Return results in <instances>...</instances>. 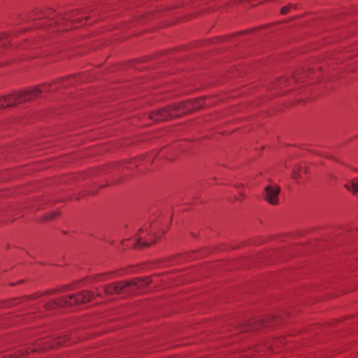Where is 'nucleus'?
<instances>
[{
    "instance_id": "obj_10",
    "label": "nucleus",
    "mask_w": 358,
    "mask_h": 358,
    "mask_svg": "<svg viewBox=\"0 0 358 358\" xmlns=\"http://www.w3.org/2000/svg\"><path fill=\"white\" fill-rule=\"evenodd\" d=\"M294 7H295V6H294V5H293V4H290V5H289V6H284V7H282V8H281V10H280V13H281L282 15H285V14L287 13L289 11V10L291 9V8H294Z\"/></svg>"
},
{
    "instance_id": "obj_4",
    "label": "nucleus",
    "mask_w": 358,
    "mask_h": 358,
    "mask_svg": "<svg viewBox=\"0 0 358 358\" xmlns=\"http://www.w3.org/2000/svg\"><path fill=\"white\" fill-rule=\"evenodd\" d=\"M94 297V294L93 292L88 291L82 292L77 295L71 294L59 298L57 299H54L48 304V306L50 308L56 307H66L73 304L83 303L90 301Z\"/></svg>"
},
{
    "instance_id": "obj_9",
    "label": "nucleus",
    "mask_w": 358,
    "mask_h": 358,
    "mask_svg": "<svg viewBox=\"0 0 358 358\" xmlns=\"http://www.w3.org/2000/svg\"><path fill=\"white\" fill-rule=\"evenodd\" d=\"M66 341H67V337L66 336L61 337V338H58L57 339V341H55L54 343H52L50 345V347L52 348V347H55L56 345H62V344L66 343Z\"/></svg>"
},
{
    "instance_id": "obj_12",
    "label": "nucleus",
    "mask_w": 358,
    "mask_h": 358,
    "mask_svg": "<svg viewBox=\"0 0 358 358\" xmlns=\"http://www.w3.org/2000/svg\"><path fill=\"white\" fill-rule=\"evenodd\" d=\"M56 216V213H52L51 214H50L48 215V217H47V219H52L54 217Z\"/></svg>"
},
{
    "instance_id": "obj_5",
    "label": "nucleus",
    "mask_w": 358,
    "mask_h": 358,
    "mask_svg": "<svg viewBox=\"0 0 358 358\" xmlns=\"http://www.w3.org/2000/svg\"><path fill=\"white\" fill-rule=\"evenodd\" d=\"M157 227H151L148 224L139 229L138 234L135 237L134 248L147 246L155 242L157 234L155 230Z\"/></svg>"
},
{
    "instance_id": "obj_6",
    "label": "nucleus",
    "mask_w": 358,
    "mask_h": 358,
    "mask_svg": "<svg viewBox=\"0 0 358 358\" xmlns=\"http://www.w3.org/2000/svg\"><path fill=\"white\" fill-rule=\"evenodd\" d=\"M280 189L276 185H267L264 188V199L271 205H277L278 203V194Z\"/></svg>"
},
{
    "instance_id": "obj_13",
    "label": "nucleus",
    "mask_w": 358,
    "mask_h": 358,
    "mask_svg": "<svg viewBox=\"0 0 358 358\" xmlns=\"http://www.w3.org/2000/svg\"><path fill=\"white\" fill-rule=\"evenodd\" d=\"M266 347L268 348H272V345H271L270 344L266 343Z\"/></svg>"
},
{
    "instance_id": "obj_11",
    "label": "nucleus",
    "mask_w": 358,
    "mask_h": 358,
    "mask_svg": "<svg viewBox=\"0 0 358 358\" xmlns=\"http://www.w3.org/2000/svg\"><path fill=\"white\" fill-rule=\"evenodd\" d=\"M110 274H111V273H101V274L97 275L96 276V280H98V281L104 280Z\"/></svg>"
},
{
    "instance_id": "obj_7",
    "label": "nucleus",
    "mask_w": 358,
    "mask_h": 358,
    "mask_svg": "<svg viewBox=\"0 0 358 358\" xmlns=\"http://www.w3.org/2000/svg\"><path fill=\"white\" fill-rule=\"evenodd\" d=\"M344 187L353 194H358V178L350 180L344 185Z\"/></svg>"
},
{
    "instance_id": "obj_14",
    "label": "nucleus",
    "mask_w": 358,
    "mask_h": 358,
    "mask_svg": "<svg viewBox=\"0 0 358 358\" xmlns=\"http://www.w3.org/2000/svg\"><path fill=\"white\" fill-rule=\"evenodd\" d=\"M0 43H2V45H5L3 40H0ZM0 45H1V43H0Z\"/></svg>"
},
{
    "instance_id": "obj_3",
    "label": "nucleus",
    "mask_w": 358,
    "mask_h": 358,
    "mask_svg": "<svg viewBox=\"0 0 358 358\" xmlns=\"http://www.w3.org/2000/svg\"><path fill=\"white\" fill-rule=\"evenodd\" d=\"M41 92L42 90L41 89L35 87L30 90L16 92L7 96H1L0 97V109L15 106L22 102L35 99L38 97Z\"/></svg>"
},
{
    "instance_id": "obj_8",
    "label": "nucleus",
    "mask_w": 358,
    "mask_h": 358,
    "mask_svg": "<svg viewBox=\"0 0 358 358\" xmlns=\"http://www.w3.org/2000/svg\"><path fill=\"white\" fill-rule=\"evenodd\" d=\"M301 167L300 166H296L295 169L293 170V172L292 173V177L297 180L299 178H301Z\"/></svg>"
},
{
    "instance_id": "obj_2",
    "label": "nucleus",
    "mask_w": 358,
    "mask_h": 358,
    "mask_svg": "<svg viewBox=\"0 0 358 358\" xmlns=\"http://www.w3.org/2000/svg\"><path fill=\"white\" fill-rule=\"evenodd\" d=\"M151 282L149 277L138 278L125 282H120L117 284H110L104 286L103 289L106 295H113L122 292H135L141 287L147 285Z\"/></svg>"
},
{
    "instance_id": "obj_1",
    "label": "nucleus",
    "mask_w": 358,
    "mask_h": 358,
    "mask_svg": "<svg viewBox=\"0 0 358 358\" xmlns=\"http://www.w3.org/2000/svg\"><path fill=\"white\" fill-rule=\"evenodd\" d=\"M203 99L189 101L185 103L174 105L171 108H163L150 113V118L153 121H163L171 117L179 116L182 113H189L203 107Z\"/></svg>"
}]
</instances>
